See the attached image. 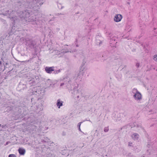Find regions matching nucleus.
Instances as JSON below:
<instances>
[{
	"mask_svg": "<svg viewBox=\"0 0 157 157\" xmlns=\"http://www.w3.org/2000/svg\"><path fill=\"white\" fill-rule=\"evenodd\" d=\"M131 94L134 100L138 103H140L142 100V95L137 89L133 88L131 91Z\"/></svg>",
	"mask_w": 157,
	"mask_h": 157,
	"instance_id": "obj_1",
	"label": "nucleus"
},
{
	"mask_svg": "<svg viewBox=\"0 0 157 157\" xmlns=\"http://www.w3.org/2000/svg\"><path fill=\"white\" fill-rule=\"evenodd\" d=\"M122 18V16L120 14H117L115 15L114 18V21L117 22H118L121 21Z\"/></svg>",
	"mask_w": 157,
	"mask_h": 157,
	"instance_id": "obj_2",
	"label": "nucleus"
},
{
	"mask_svg": "<svg viewBox=\"0 0 157 157\" xmlns=\"http://www.w3.org/2000/svg\"><path fill=\"white\" fill-rule=\"evenodd\" d=\"M46 71L48 73H51L52 71H54V67H46L45 68Z\"/></svg>",
	"mask_w": 157,
	"mask_h": 157,
	"instance_id": "obj_3",
	"label": "nucleus"
},
{
	"mask_svg": "<svg viewBox=\"0 0 157 157\" xmlns=\"http://www.w3.org/2000/svg\"><path fill=\"white\" fill-rule=\"evenodd\" d=\"M18 151L20 155H24L25 153V149L22 148H20L18 149Z\"/></svg>",
	"mask_w": 157,
	"mask_h": 157,
	"instance_id": "obj_4",
	"label": "nucleus"
},
{
	"mask_svg": "<svg viewBox=\"0 0 157 157\" xmlns=\"http://www.w3.org/2000/svg\"><path fill=\"white\" fill-rule=\"evenodd\" d=\"M131 137L134 140H137L139 138V136L137 134L134 133L132 134Z\"/></svg>",
	"mask_w": 157,
	"mask_h": 157,
	"instance_id": "obj_5",
	"label": "nucleus"
},
{
	"mask_svg": "<svg viewBox=\"0 0 157 157\" xmlns=\"http://www.w3.org/2000/svg\"><path fill=\"white\" fill-rule=\"evenodd\" d=\"M63 102L62 101L58 99L57 101L56 105L59 108L60 107L63 105Z\"/></svg>",
	"mask_w": 157,
	"mask_h": 157,
	"instance_id": "obj_6",
	"label": "nucleus"
},
{
	"mask_svg": "<svg viewBox=\"0 0 157 157\" xmlns=\"http://www.w3.org/2000/svg\"><path fill=\"white\" fill-rule=\"evenodd\" d=\"M153 59L155 61L157 62V54L154 56Z\"/></svg>",
	"mask_w": 157,
	"mask_h": 157,
	"instance_id": "obj_7",
	"label": "nucleus"
},
{
	"mask_svg": "<svg viewBox=\"0 0 157 157\" xmlns=\"http://www.w3.org/2000/svg\"><path fill=\"white\" fill-rule=\"evenodd\" d=\"M8 157H16V156L15 154H12L9 155Z\"/></svg>",
	"mask_w": 157,
	"mask_h": 157,
	"instance_id": "obj_8",
	"label": "nucleus"
},
{
	"mask_svg": "<svg viewBox=\"0 0 157 157\" xmlns=\"http://www.w3.org/2000/svg\"><path fill=\"white\" fill-rule=\"evenodd\" d=\"M109 130V128L108 127H105L104 129V131L105 132H107Z\"/></svg>",
	"mask_w": 157,
	"mask_h": 157,
	"instance_id": "obj_9",
	"label": "nucleus"
},
{
	"mask_svg": "<svg viewBox=\"0 0 157 157\" xmlns=\"http://www.w3.org/2000/svg\"><path fill=\"white\" fill-rule=\"evenodd\" d=\"M82 123V122H79V123H78V125H77V127L78 128L80 127Z\"/></svg>",
	"mask_w": 157,
	"mask_h": 157,
	"instance_id": "obj_10",
	"label": "nucleus"
},
{
	"mask_svg": "<svg viewBox=\"0 0 157 157\" xmlns=\"http://www.w3.org/2000/svg\"><path fill=\"white\" fill-rule=\"evenodd\" d=\"M60 70H58L57 71H55L54 72V73L55 74H56V73H59V72H60Z\"/></svg>",
	"mask_w": 157,
	"mask_h": 157,
	"instance_id": "obj_11",
	"label": "nucleus"
},
{
	"mask_svg": "<svg viewBox=\"0 0 157 157\" xmlns=\"http://www.w3.org/2000/svg\"><path fill=\"white\" fill-rule=\"evenodd\" d=\"M132 143L131 142H130L128 143V145L130 146H131L132 145Z\"/></svg>",
	"mask_w": 157,
	"mask_h": 157,
	"instance_id": "obj_12",
	"label": "nucleus"
},
{
	"mask_svg": "<svg viewBox=\"0 0 157 157\" xmlns=\"http://www.w3.org/2000/svg\"><path fill=\"white\" fill-rule=\"evenodd\" d=\"M141 150L140 148H139L138 149H137V150L136 149L135 151H136L137 152H138L139 151Z\"/></svg>",
	"mask_w": 157,
	"mask_h": 157,
	"instance_id": "obj_13",
	"label": "nucleus"
},
{
	"mask_svg": "<svg viewBox=\"0 0 157 157\" xmlns=\"http://www.w3.org/2000/svg\"><path fill=\"white\" fill-rule=\"evenodd\" d=\"M140 66V64L139 63H137L136 64V66L137 67H139V66Z\"/></svg>",
	"mask_w": 157,
	"mask_h": 157,
	"instance_id": "obj_14",
	"label": "nucleus"
},
{
	"mask_svg": "<svg viewBox=\"0 0 157 157\" xmlns=\"http://www.w3.org/2000/svg\"><path fill=\"white\" fill-rule=\"evenodd\" d=\"M113 40L112 39H111V40L110 41V44H112L113 43Z\"/></svg>",
	"mask_w": 157,
	"mask_h": 157,
	"instance_id": "obj_15",
	"label": "nucleus"
},
{
	"mask_svg": "<svg viewBox=\"0 0 157 157\" xmlns=\"http://www.w3.org/2000/svg\"><path fill=\"white\" fill-rule=\"evenodd\" d=\"M64 83H61L60 84V86H63L64 85Z\"/></svg>",
	"mask_w": 157,
	"mask_h": 157,
	"instance_id": "obj_16",
	"label": "nucleus"
},
{
	"mask_svg": "<svg viewBox=\"0 0 157 157\" xmlns=\"http://www.w3.org/2000/svg\"><path fill=\"white\" fill-rule=\"evenodd\" d=\"M78 128V130H79L80 131V132H82V131H81V129H80V128Z\"/></svg>",
	"mask_w": 157,
	"mask_h": 157,
	"instance_id": "obj_17",
	"label": "nucleus"
},
{
	"mask_svg": "<svg viewBox=\"0 0 157 157\" xmlns=\"http://www.w3.org/2000/svg\"><path fill=\"white\" fill-rule=\"evenodd\" d=\"M8 144V142H7L5 145H7Z\"/></svg>",
	"mask_w": 157,
	"mask_h": 157,
	"instance_id": "obj_18",
	"label": "nucleus"
},
{
	"mask_svg": "<svg viewBox=\"0 0 157 157\" xmlns=\"http://www.w3.org/2000/svg\"><path fill=\"white\" fill-rule=\"evenodd\" d=\"M113 44H115V40L113 41Z\"/></svg>",
	"mask_w": 157,
	"mask_h": 157,
	"instance_id": "obj_19",
	"label": "nucleus"
},
{
	"mask_svg": "<svg viewBox=\"0 0 157 157\" xmlns=\"http://www.w3.org/2000/svg\"><path fill=\"white\" fill-rule=\"evenodd\" d=\"M88 121H90V122H91L90 120H88Z\"/></svg>",
	"mask_w": 157,
	"mask_h": 157,
	"instance_id": "obj_20",
	"label": "nucleus"
},
{
	"mask_svg": "<svg viewBox=\"0 0 157 157\" xmlns=\"http://www.w3.org/2000/svg\"><path fill=\"white\" fill-rule=\"evenodd\" d=\"M59 5H60V4H59L58 5V6H59Z\"/></svg>",
	"mask_w": 157,
	"mask_h": 157,
	"instance_id": "obj_21",
	"label": "nucleus"
}]
</instances>
